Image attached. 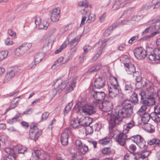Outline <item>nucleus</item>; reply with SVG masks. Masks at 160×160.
<instances>
[{
  "label": "nucleus",
  "instance_id": "obj_1",
  "mask_svg": "<svg viewBox=\"0 0 160 160\" xmlns=\"http://www.w3.org/2000/svg\"><path fill=\"white\" fill-rule=\"evenodd\" d=\"M132 103L129 99L125 100L122 106L115 109V115L108 113L106 118L109 124L110 132L113 133V128L120 124L122 118H129L133 114V106Z\"/></svg>",
  "mask_w": 160,
  "mask_h": 160
},
{
  "label": "nucleus",
  "instance_id": "obj_2",
  "mask_svg": "<svg viewBox=\"0 0 160 160\" xmlns=\"http://www.w3.org/2000/svg\"><path fill=\"white\" fill-rule=\"evenodd\" d=\"M112 81L108 86V96L109 97L114 99L118 95L120 88L116 78H114Z\"/></svg>",
  "mask_w": 160,
  "mask_h": 160
},
{
  "label": "nucleus",
  "instance_id": "obj_3",
  "mask_svg": "<svg viewBox=\"0 0 160 160\" xmlns=\"http://www.w3.org/2000/svg\"><path fill=\"white\" fill-rule=\"evenodd\" d=\"M138 95L140 96L141 103L143 104L142 106H145L146 109L148 106H152L155 104V100L153 97L149 96L146 98V93L145 91L140 89Z\"/></svg>",
  "mask_w": 160,
  "mask_h": 160
},
{
  "label": "nucleus",
  "instance_id": "obj_4",
  "mask_svg": "<svg viewBox=\"0 0 160 160\" xmlns=\"http://www.w3.org/2000/svg\"><path fill=\"white\" fill-rule=\"evenodd\" d=\"M42 131L39 130L37 127V124L32 123L30 126L29 137L32 139L36 141L41 135Z\"/></svg>",
  "mask_w": 160,
  "mask_h": 160
},
{
  "label": "nucleus",
  "instance_id": "obj_5",
  "mask_svg": "<svg viewBox=\"0 0 160 160\" xmlns=\"http://www.w3.org/2000/svg\"><path fill=\"white\" fill-rule=\"evenodd\" d=\"M113 107L112 102L108 101H106L101 103H97L96 108H98L102 111L106 112L110 111Z\"/></svg>",
  "mask_w": 160,
  "mask_h": 160
},
{
  "label": "nucleus",
  "instance_id": "obj_6",
  "mask_svg": "<svg viewBox=\"0 0 160 160\" xmlns=\"http://www.w3.org/2000/svg\"><path fill=\"white\" fill-rule=\"evenodd\" d=\"M30 43H25L22 44L19 47L16 49L15 54L17 56H19L24 54L32 47Z\"/></svg>",
  "mask_w": 160,
  "mask_h": 160
},
{
  "label": "nucleus",
  "instance_id": "obj_7",
  "mask_svg": "<svg viewBox=\"0 0 160 160\" xmlns=\"http://www.w3.org/2000/svg\"><path fill=\"white\" fill-rule=\"evenodd\" d=\"M32 154H35L36 156L33 158V160H39V158L45 160L50 157L48 153L42 150H38L37 148H34Z\"/></svg>",
  "mask_w": 160,
  "mask_h": 160
},
{
  "label": "nucleus",
  "instance_id": "obj_8",
  "mask_svg": "<svg viewBox=\"0 0 160 160\" xmlns=\"http://www.w3.org/2000/svg\"><path fill=\"white\" fill-rule=\"evenodd\" d=\"M106 45V42L104 39H101L99 41L98 43H96L95 46L94 48H98V52L96 53L92 59L93 61H95L98 59V57L102 53V50L104 48Z\"/></svg>",
  "mask_w": 160,
  "mask_h": 160
},
{
  "label": "nucleus",
  "instance_id": "obj_9",
  "mask_svg": "<svg viewBox=\"0 0 160 160\" xmlns=\"http://www.w3.org/2000/svg\"><path fill=\"white\" fill-rule=\"evenodd\" d=\"M129 137H130V139L136 143L140 148L143 149L146 147V142L141 136L137 135Z\"/></svg>",
  "mask_w": 160,
  "mask_h": 160
},
{
  "label": "nucleus",
  "instance_id": "obj_10",
  "mask_svg": "<svg viewBox=\"0 0 160 160\" xmlns=\"http://www.w3.org/2000/svg\"><path fill=\"white\" fill-rule=\"evenodd\" d=\"M92 95L96 101L95 102L93 101L92 103V104L93 105L95 106V107L97 103L102 102V100H103L106 97V94L104 92H99L95 91H93Z\"/></svg>",
  "mask_w": 160,
  "mask_h": 160
},
{
  "label": "nucleus",
  "instance_id": "obj_11",
  "mask_svg": "<svg viewBox=\"0 0 160 160\" xmlns=\"http://www.w3.org/2000/svg\"><path fill=\"white\" fill-rule=\"evenodd\" d=\"M4 151L8 155H5L4 156L3 160H13L16 159L17 157V154L11 148H6L4 149Z\"/></svg>",
  "mask_w": 160,
  "mask_h": 160
},
{
  "label": "nucleus",
  "instance_id": "obj_12",
  "mask_svg": "<svg viewBox=\"0 0 160 160\" xmlns=\"http://www.w3.org/2000/svg\"><path fill=\"white\" fill-rule=\"evenodd\" d=\"M151 152L149 151H144L134 154V158L135 160H148V157Z\"/></svg>",
  "mask_w": 160,
  "mask_h": 160
},
{
  "label": "nucleus",
  "instance_id": "obj_13",
  "mask_svg": "<svg viewBox=\"0 0 160 160\" xmlns=\"http://www.w3.org/2000/svg\"><path fill=\"white\" fill-rule=\"evenodd\" d=\"M127 134L126 133H124L123 131L122 132L120 133L117 136L116 140L121 145L124 146L126 140L130 139V137H129Z\"/></svg>",
  "mask_w": 160,
  "mask_h": 160
},
{
  "label": "nucleus",
  "instance_id": "obj_14",
  "mask_svg": "<svg viewBox=\"0 0 160 160\" xmlns=\"http://www.w3.org/2000/svg\"><path fill=\"white\" fill-rule=\"evenodd\" d=\"M71 133V131L68 128H66L62 133L60 141L62 145L66 146L68 143V138L69 135Z\"/></svg>",
  "mask_w": 160,
  "mask_h": 160
},
{
  "label": "nucleus",
  "instance_id": "obj_15",
  "mask_svg": "<svg viewBox=\"0 0 160 160\" xmlns=\"http://www.w3.org/2000/svg\"><path fill=\"white\" fill-rule=\"evenodd\" d=\"M135 57L138 59H142L146 57V51L142 47L136 48L134 52Z\"/></svg>",
  "mask_w": 160,
  "mask_h": 160
},
{
  "label": "nucleus",
  "instance_id": "obj_16",
  "mask_svg": "<svg viewBox=\"0 0 160 160\" xmlns=\"http://www.w3.org/2000/svg\"><path fill=\"white\" fill-rule=\"evenodd\" d=\"M106 84V81L102 76L96 78L94 81V87L95 88L100 89L103 88Z\"/></svg>",
  "mask_w": 160,
  "mask_h": 160
},
{
  "label": "nucleus",
  "instance_id": "obj_17",
  "mask_svg": "<svg viewBox=\"0 0 160 160\" xmlns=\"http://www.w3.org/2000/svg\"><path fill=\"white\" fill-rule=\"evenodd\" d=\"M79 111H81L84 114L91 115L95 112L93 107L88 105H86L82 107L79 108Z\"/></svg>",
  "mask_w": 160,
  "mask_h": 160
},
{
  "label": "nucleus",
  "instance_id": "obj_18",
  "mask_svg": "<svg viewBox=\"0 0 160 160\" xmlns=\"http://www.w3.org/2000/svg\"><path fill=\"white\" fill-rule=\"evenodd\" d=\"M77 79V77L74 76L70 78L68 80L67 83H68L69 85L66 90L67 93L71 92L73 90V89L76 86V82Z\"/></svg>",
  "mask_w": 160,
  "mask_h": 160
},
{
  "label": "nucleus",
  "instance_id": "obj_19",
  "mask_svg": "<svg viewBox=\"0 0 160 160\" xmlns=\"http://www.w3.org/2000/svg\"><path fill=\"white\" fill-rule=\"evenodd\" d=\"M109 128L110 133L111 134L110 137L107 136L104 137V138L100 139L98 141V143L99 144L102 145H104L109 144L112 138L113 137L114 135L115 134V131L114 130V129L115 127L113 128L112 129V131L113 133H111L110 132L109 126Z\"/></svg>",
  "mask_w": 160,
  "mask_h": 160
},
{
  "label": "nucleus",
  "instance_id": "obj_20",
  "mask_svg": "<svg viewBox=\"0 0 160 160\" xmlns=\"http://www.w3.org/2000/svg\"><path fill=\"white\" fill-rule=\"evenodd\" d=\"M148 58L151 61L160 60V51L158 49H154L153 52L149 55Z\"/></svg>",
  "mask_w": 160,
  "mask_h": 160
},
{
  "label": "nucleus",
  "instance_id": "obj_21",
  "mask_svg": "<svg viewBox=\"0 0 160 160\" xmlns=\"http://www.w3.org/2000/svg\"><path fill=\"white\" fill-rule=\"evenodd\" d=\"M66 82L65 81L62 82L59 84L58 87L53 90V93L56 94L57 93H60L61 91L63 90L66 86Z\"/></svg>",
  "mask_w": 160,
  "mask_h": 160
},
{
  "label": "nucleus",
  "instance_id": "obj_22",
  "mask_svg": "<svg viewBox=\"0 0 160 160\" xmlns=\"http://www.w3.org/2000/svg\"><path fill=\"white\" fill-rule=\"evenodd\" d=\"M124 65L125 70L128 74L132 75L136 70L135 67L133 64L125 63Z\"/></svg>",
  "mask_w": 160,
  "mask_h": 160
},
{
  "label": "nucleus",
  "instance_id": "obj_23",
  "mask_svg": "<svg viewBox=\"0 0 160 160\" xmlns=\"http://www.w3.org/2000/svg\"><path fill=\"white\" fill-rule=\"evenodd\" d=\"M15 70L12 69L8 71L5 77L4 82H7L11 80L12 78L15 76Z\"/></svg>",
  "mask_w": 160,
  "mask_h": 160
},
{
  "label": "nucleus",
  "instance_id": "obj_24",
  "mask_svg": "<svg viewBox=\"0 0 160 160\" xmlns=\"http://www.w3.org/2000/svg\"><path fill=\"white\" fill-rule=\"evenodd\" d=\"M70 39V35H69V37L67 38V40L68 42V44L71 47V49L75 47L78 43L79 41V39L78 38H75L73 39L69 40Z\"/></svg>",
  "mask_w": 160,
  "mask_h": 160
},
{
  "label": "nucleus",
  "instance_id": "obj_25",
  "mask_svg": "<svg viewBox=\"0 0 160 160\" xmlns=\"http://www.w3.org/2000/svg\"><path fill=\"white\" fill-rule=\"evenodd\" d=\"M102 68V65L101 63H98L97 65H95L90 68L87 71V72L91 74L96 72Z\"/></svg>",
  "mask_w": 160,
  "mask_h": 160
},
{
  "label": "nucleus",
  "instance_id": "obj_26",
  "mask_svg": "<svg viewBox=\"0 0 160 160\" xmlns=\"http://www.w3.org/2000/svg\"><path fill=\"white\" fill-rule=\"evenodd\" d=\"M128 3V2H122V0H116L112 7V9L113 10L117 9L120 7H122L124 5Z\"/></svg>",
  "mask_w": 160,
  "mask_h": 160
},
{
  "label": "nucleus",
  "instance_id": "obj_27",
  "mask_svg": "<svg viewBox=\"0 0 160 160\" xmlns=\"http://www.w3.org/2000/svg\"><path fill=\"white\" fill-rule=\"evenodd\" d=\"M135 122L132 119L126 125H124V129L123 130L124 132L128 134L129 130L135 126Z\"/></svg>",
  "mask_w": 160,
  "mask_h": 160
},
{
  "label": "nucleus",
  "instance_id": "obj_28",
  "mask_svg": "<svg viewBox=\"0 0 160 160\" xmlns=\"http://www.w3.org/2000/svg\"><path fill=\"white\" fill-rule=\"evenodd\" d=\"M124 90L126 93H129L132 91V86L130 82H125Z\"/></svg>",
  "mask_w": 160,
  "mask_h": 160
},
{
  "label": "nucleus",
  "instance_id": "obj_29",
  "mask_svg": "<svg viewBox=\"0 0 160 160\" xmlns=\"http://www.w3.org/2000/svg\"><path fill=\"white\" fill-rule=\"evenodd\" d=\"M151 114H149L148 112L144 113L142 116L141 118L142 122L146 124L149 121L150 118H151Z\"/></svg>",
  "mask_w": 160,
  "mask_h": 160
},
{
  "label": "nucleus",
  "instance_id": "obj_30",
  "mask_svg": "<svg viewBox=\"0 0 160 160\" xmlns=\"http://www.w3.org/2000/svg\"><path fill=\"white\" fill-rule=\"evenodd\" d=\"M14 148L18 150L19 153L23 154L27 151V148L21 145H17Z\"/></svg>",
  "mask_w": 160,
  "mask_h": 160
},
{
  "label": "nucleus",
  "instance_id": "obj_31",
  "mask_svg": "<svg viewBox=\"0 0 160 160\" xmlns=\"http://www.w3.org/2000/svg\"><path fill=\"white\" fill-rule=\"evenodd\" d=\"M44 57V55L42 52L37 53L34 58V62L38 63L40 62Z\"/></svg>",
  "mask_w": 160,
  "mask_h": 160
},
{
  "label": "nucleus",
  "instance_id": "obj_32",
  "mask_svg": "<svg viewBox=\"0 0 160 160\" xmlns=\"http://www.w3.org/2000/svg\"><path fill=\"white\" fill-rule=\"evenodd\" d=\"M132 75L133 77H135V80L137 82H139L142 81V78L141 75V72L138 71H136L133 72Z\"/></svg>",
  "mask_w": 160,
  "mask_h": 160
},
{
  "label": "nucleus",
  "instance_id": "obj_33",
  "mask_svg": "<svg viewBox=\"0 0 160 160\" xmlns=\"http://www.w3.org/2000/svg\"><path fill=\"white\" fill-rule=\"evenodd\" d=\"M148 143L150 145L155 144L158 146L160 147V140L156 138H154L152 139L148 140Z\"/></svg>",
  "mask_w": 160,
  "mask_h": 160
},
{
  "label": "nucleus",
  "instance_id": "obj_34",
  "mask_svg": "<svg viewBox=\"0 0 160 160\" xmlns=\"http://www.w3.org/2000/svg\"><path fill=\"white\" fill-rule=\"evenodd\" d=\"M133 104H137L138 103V94H136V92H134L130 98V99L129 100Z\"/></svg>",
  "mask_w": 160,
  "mask_h": 160
},
{
  "label": "nucleus",
  "instance_id": "obj_35",
  "mask_svg": "<svg viewBox=\"0 0 160 160\" xmlns=\"http://www.w3.org/2000/svg\"><path fill=\"white\" fill-rule=\"evenodd\" d=\"M23 115V114L21 113L17 114L15 117L12 118L11 119H9L8 121V123L9 124H13L17 121L19 118L21 117Z\"/></svg>",
  "mask_w": 160,
  "mask_h": 160
},
{
  "label": "nucleus",
  "instance_id": "obj_36",
  "mask_svg": "<svg viewBox=\"0 0 160 160\" xmlns=\"http://www.w3.org/2000/svg\"><path fill=\"white\" fill-rule=\"evenodd\" d=\"M144 128L146 130L150 132H153L154 131V126L150 124L146 123L144 126Z\"/></svg>",
  "mask_w": 160,
  "mask_h": 160
},
{
  "label": "nucleus",
  "instance_id": "obj_37",
  "mask_svg": "<svg viewBox=\"0 0 160 160\" xmlns=\"http://www.w3.org/2000/svg\"><path fill=\"white\" fill-rule=\"evenodd\" d=\"M49 25L48 20L47 19H45L43 21L42 24H40L39 28L40 29L46 30L48 27Z\"/></svg>",
  "mask_w": 160,
  "mask_h": 160
},
{
  "label": "nucleus",
  "instance_id": "obj_38",
  "mask_svg": "<svg viewBox=\"0 0 160 160\" xmlns=\"http://www.w3.org/2000/svg\"><path fill=\"white\" fill-rule=\"evenodd\" d=\"M86 117L83 116L80 118L78 122V124L80 126V127L81 126H86Z\"/></svg>",
  "mask_w": 160,
  "mask_h": 160
},
{
  "label": "nucleus",
  "instance_id": "obj_39",
  "mask_svg": "<svg viewBox=\"0 0 160 160\" xmlns=\"http://www.w3.org/2000/svg\"><path fill=\"white\" fill-rule=\"evenodd\" d=\"M79 149L83 154H85L88 150V147L85 145H83Z\"/></svg>",
  "mask_w": 160,
  "mask_h": 160
},
{
  "label": "nucleus",
  "instance_id": "obj_40",
  "mask_svg": "<svg viewBox=\"0 0 160 160\" xmlns=\"http://www.w3.org/2000/svg\"><path fill=\"white\" fill-rule=\"evenodd\" d=\"M60 18V15H56L54 14H51V19L52 21L56 22L58 21Z\"/></svg>",
  "mask_w": 160,
  "mask_h": 160
},
{
  "label": "nucleus",
  "instance_id": "obj_41",
  "mask_svg": "<svg viewBox=\"0 0 160 160\" xmlns=\"http://www.w3.org/2000/svg\"><path fill=\"white\" fill-rule=\"evenodd\" d=\"M146 110L147 109L145 106H142L140 108L137 112V113L140 117H141L143 114L146 112H145Z\"/></svg>",
  "mask_w": 160,
  "mask_h": 160
},
{
  "label": "nucleus",
  "instance_id": "obj_42",
  "mask_svg": "<svg viewBox=\"0 0 160 160\" xmlns=\"http://www.w3.org/2000/svg\"><path fill=\"white\" fill-rule=\"evenodd\" d=\"M113 25L110 26L105 31L104 33V35L106 37H108L109 35L112 32V30L113 29Z\"/></svg>",
  "mask_w": 160,
  "mask_h": 160
},
{
  "label": "nucleus",
  "instance_id": "obj_43",
  "mask_svg": "<svg viewBox=\"0 0 160 160\" xmlns=\"http://www.w3.org/2000/svg\"><path fill=\"white\" fill-rule=\"evenodd\" d=\"M102 152L105 155L110 154L111 153V150L110 148H104L102 149Z\"/></svg>",
  "mask_w": 160,
  "mask_h": 160
},
{
  "label": "nucleus",
  "instance_id": "obj_44",
  "mask_svg": "<svg viewBox=\"0 0 160 160\" xmlns=\"http://www.w3.org/2000/svg\"><path fill=\"white\" fill-rule=\"evenodd\" d=\"M158 115L153 113H151L150 116L151 118L153 121L158 122H160V118Z\"/></svg>",
  "mask_w": 160,
  "mask_h": 160
},
{
  "label": "nucleus",
  "instance_id": "obj_45",
  "mask_svg": "<svg viewBox=\"0 0 160 160\" xmlns=\"http://www.w3.org/2000/svg\"><path fill=\"white\" fill-rule=\"evenodd\" d=\"M8 54V52L7 51H2L0 52V61H2L5 57H6Z\"/></svg>",
  "mask_w": 160,
  "mask_h": 160
},
{
  "label": "nucleus",
  "instance_id": "obj_46",
  "mask_svg": "<svg viewBox=\"0 0 160 160\" xmlns=\"http://www.w3.org/2000/svg\"><path fill=\"white\" fill-rule=\"evenodd\" d=\"M78 5L81 7H84L85 8H88V2L87 0H83L80 2Z\"/></svg>",
  "mask_w": 160,
  "mask_h": 160
},
{
  "label": "nucleus",
  "instance_id": "obj_47",
  "mask_svg": "<svg viewBox=\"0 0 160 160\" xmlns=\"http://www.w3.org/2000/svg\"><path fill=\"white\" fill-rule=\"evenodd\" d=\"M70 124L72 127L74 129H77L80 128V126L74 120H72L70 122Z\"/></svg>",
  "mask_w": 160,
  "mask_h": 160
},
{
  "label": "nucleus",
  "instance_id": "obj_48",
  "mask_svg": "<svg viewBox=\"0 0 160 160\" xmlns=\"http://www.w3.org/2000/svg\"><path fill=\"white\" fill-rule=\"evenodd\" d=\"M87 127L86 128V134H92L93 133V129L92 128V126H87Z\"/></svg>",
  "mask_w": 160,
  "mask_h": 160
},
{
  "label": "nucleus",
  "instance_id": "obj_49",
  "mask_svg": "<svg viewBox=\"0 0 160 160\" xmlns=\"http://www.w3.org/2000/svg\"><path fill=\"white\" fill-rule=\"evenodd\" d=\"M49 115V113L48 112H45L42 113V115L41 119L40 121L42 122L46 120L48 117Z\"/></svg>",
  "mask_w": 160,
  "mask_h": 160
},
{
  "label": "nucleus",
  "instance_id": "obj_50",
  "mask_svg": "<svg viewBox=\"0 0 160 160\" xmlns=\"http://www.w3.org/2000/svg\"><path fill=\"white\" fill-rule=\"evenodd\" d=\"M72 106V103L70 102L65 108L64 113H68V112L71 110Z\"/></svg>",
  "mask_w": 160,
  "mask_h": 160
},
{
  "label": "nucleus",
  "instance_id": "obj_51",
  "mask_svg": "<svg viewBox=\"0 0 160 160\" xmlns=\"http://www.w3.org/2000/svg\"><path fill=\"white\" fill-rule=\"evenodd\" d=\"M72 160H82V156L79 154H75L72 156Z\"/></svg>",
  "mask_w": 160,
  "mask_h": 160
},
{
  "label": "nucleus",
  "instance_id": "obj_52",
  "mask_svg": "<svg viewBox=\"0 0 160 160\" xmlns=\"http://www.w3.org/2000/svg\"><path fill=\"white\" fill-rule=\"evenodd\" d=\"M86 126H90L93 121L92 118L88 117H86Z\"/></svg>",
  "mask_w": 160,
  "mask_h": 160
},
{
  "label": "nucleus",
  "instance_id": "obj_53",
  "mask_svg": "<svg viewBox=\"0 0 160 160\" xmlns=\"http://www.w3.org/2000/svg\"><path fill=\"white\" fill-rule=\"evenodd\" d=\"M151 113H153L155 115H158L160 114V109L159 107L155 106L154 108V112Z\"/></svg>",
  "mask_w": 160,
  "mask_h": 160
},
{
  "label": "nucleus",
  "instance_id": "obj_54",
  "mask_svg": "<svg viewBox=\"0 0 160 160\" xmlns=\"http://www.w3.org/2000/svg\"><path fill=\"white\" fill-rule=\"evenodd\" d=\"M123 159L124 160H135L134 157H132L128 153H127L124 155Z\"/></svg>",
  "mask_w": 160,
  "mask_h": 160
},
{
  "label": "nucleus",
  "instance_id": "obj_55",
  "mask_svg": "<svg viewBox=\"0 0 160 160\" xmlns=\"http://www.w3.org/2000/svg\"><path fill=\"white\" fill-rule=\"evenodd\" d=\"M95 19V15L94 14L90 13L88 17L87 22H89L93 21Z\"/></svg>",
  "mask_w": 160,
  "mask_h": 160
},
{
  "label": "nucleus",
  "instance_id": "obj_56",
  "mask_svg": "<svg viewBox=\"0 0 160 160\" xmlns=\"http://www.w3.org/2000/svg\"><path fill=\"white\" fill-rule=\"evenodd\" d=\"M153 28L152 26H149L147 28L142 32V35H144L148 33H149L152 29Z\"/></svg>",
  "mask_w": 160,
  "mask_h": 160
},
{
  "label": "nucleus",
  "instance_id": "obj_57",
  "mask_svg": "<svg viewBox=\"0 0 160 160\" xmlns=\"http://www.w3.org/2000/svg\"><path fill=\"white\" fill-rule=\"evenodd\" d=\"M12 105H11L8 108L6 109V112H8L9 110L13 109L15 108L18 104V102H16L14 103H12Z\"/></svg>",
  "mask_w": 160,
  "mask_h": 160
},
{
  "label": "nucleus",
  "instance_id": "obj_58",
  "mask_svg": "<svg viewBox=\"0 0 160 160\" xmlns=\"http://www.w3.org/2000/svg\"><path fill=\"white\" fill-rule=\"evenodd\" d=\"M12 105H11L8 108L6 109V112H8L9 110L13 109L15 108L18 104V102H16L14 103H12Z\"/></svg>",
  "mask_w": 160,
  "mask_h": 160
},
{
  "label": "nucleus",
  "instance_id": "obj_59",
  "mask_svg": "<svg viewBox=\"0 0 160 160\" xmlns=\"http://www.w3.org/2000/svg\"><path fill=\"white\" fill-rule=\"evenodd\" d=\"M5 42V44L8 45H11L13 43L12 38H8Z\"/></svg>",
  "mask_w": 160,
  "mask_h": 160
},
{
  "label": "nucleus",
  "instance_id": "obj_60",
  "mask_svg": "<svg viewBox=\"0 0 160 160\" xmlns=\"http://www.w3.org/2000/svg\"><path fill=\"white\" fill-rule=\"evenodd\" d=\"M36 20L35 21V23L36 26L38 25L39 27L41 22V18L40 17H38L35 18Z\"/></svg>",
  "mask_w": 160,
  "mask_h": 160
},
{
  "label": "nucleus",
  "instance_id": "obj_61",
  "mask_svg": "<svg viewBox=\"0 0 160 160\" xmlns=\"http://www.w3.org/2000/svg\"><path fill=\"white\" fill-rule=\"evenodd\" d=\"M34 109L32 108H29L28 109H27L26 110L24 111L22 114L23 115L24 114H31L32 113V112L33 111Z\"/></svg>",
  "mask_w": 160,
  "mask_h": 160
},
{
  "label": "nucleus",
  "instance_id": "obj_62",
  "mask_svg": "<svg viewBox=\"0 0 160 160\" xmlns=\"http://www.w3.org/2000/svg\"><path fill=\"white\" fill-rule=\"evenodd\" d=\"M60 10L59 8H55L52 10L51 14H54L56 15H60Z\"/></svg>",
  "mask_w": 160,
  "mask_h": 160
},
{
  "label": "nucleus",
  "instance_id": "obj_63",
  "mask_svg": "<svg viewBox=\"0 0 160 160\" xmlns=\"http://www.w3.org/2000/svg\"><path fill=\"white\" fill-rule=\"evenodd\" d=\"M8 34L12 37L14 38L16 36V32L11 29L8 30Z\"/></svg>",
  "mask_w": 160,
  "mask_h": 160
},
{
  "label": "nucleus",
  "instance_id": "obj_64",
  "mask_svg": "<svg viewBox=\"0 0 160 160\" xmlns=\"http://www.w3.org/2000/svg\"><path fill=\"white\" fill-rule=\"evenodd\" d=\"M138 38V35L132 37L129 40L128 42L130 44H132L133 42L134 41L137 40Z\"/></svg>",
  "mask_w": 160,
  "mask_h": 160
}]
</instances>
